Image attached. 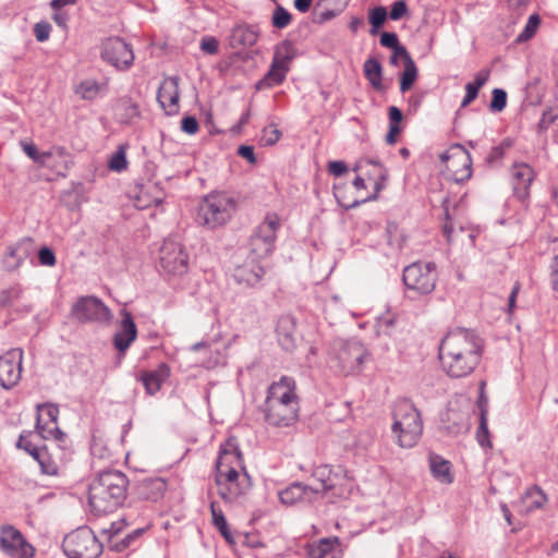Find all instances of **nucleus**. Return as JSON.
Masks as SVG:
<instances>
[{
	"instance_id": "45",
	"label": "nucleus",
	"mask_w": 558,
	"mask_h": 558,
	"mask_svg": "<svg viewBox=\"0 0 558 558\" xmlns=\"http://www.w3.org/2000/svg\"><path fill=\"white\" fill-rule=\"evenodd\" d=\"M539 23H541V20L538 17V15H536V14L531 15L529 17V21H527L523 32L519 35V40L524 41V40H529L530 38H532L535 35L536 29L539 26Z\"/></svg>"
},
{
	"instance_id": "12",
	"label": "nucleus",
	"mask_w": 558,
	"mask_h": 558,
	"mask_svg": "<svg viewBox=\"0 0 558 558\" xmlns=\"http://www.w3.org/2000/svg\"><path fill=\"white\" fill-rule=\"evenodd\" d=\"M407 289L418 295H426L435 290L438 274L434 263L416 262L403 270Z\"/></svg>"
},
{
	"instance_id": "7",
	"label": "nucleus",
	"mask_w": 558,
	"mask_h": 558,
	"mask_svg": "<svg viewBox=\"0 0 558 558\" xmlns=\"http://www.w3.org/2000/svg\"><path fill=\"white\" fill-rule=\"evenodd\" d=\"M238 209L236 198L228 192H211L199 204L197 221L214 230L225 226Z\"/></svg>"
},
{
	"instance_id": "6",
	"label": "nucleus",
	"mask_w": 558,
	"mask_h": 558,
	"mask_svg": "<svg viewBox=\"0 0 558 558\" xmlns=\"http://www.w3.org/2000/svg\"><path fill=\"white\" fill-rule=\"evenodd\" d=\"M312 478L311 489L332 500L348 498L354 488L353 477L340 465H318L314 469Z\"/></svg>"
},
{
	"instance_id": "5",
	"label": "nucleus",
	"mask_w": 558,
	"mask_h": 558,
	"mask_svg": "<svg viewBox=\"0 0 558 558\" xmlns=\"http://www.w3.org/2000/svg\"><path fill=\"white\" fill-rule=\"evenodd\" d=\"M357 173L353 187L355 195L349 199L345 190L335 187V195L338 201L345 207H353L361 203L375 199L379 192L385 187L388 173L386 168L373 160H360L354 168Z\"/></svg>"
},
{
	"instance_id": "16",
	"label": "nucleus",
	"mask_w": 558,
	"mask_h": 558,
	"mask_svg": "<svg viewBox=\"0 0 558 558\" xmlns=\"http://www.w3.org/2000/svg\"><path fill=\"white\" fill-rule=\"evenodd\" d=\"M101 59L118 70L129 69L134 61L131 46L120 37H110L102 41L100 48Z\"/></svg>"
},
{
	"instance_id": "36",
	"label": "nucleus",
	"mask_w": 558,
	"mask_h": 558,
	"mask_svg": "<svg viewBox=\"0 0 558 558\" xmlns=\"http://www.w3.org/2000/svg\"><path fill=\"white\" fill-rule=\"evenodd\" d=\"M364 75L376 90H383V69L378 60L369 58L364 63Z\"/></svg>"
},
{
	"instance_id": "44",
	"label": "nucleus",
	"mask_w": 558,
	"mask_h": 558,
	"mask_svg": "<svg viewBox=\"0 0 558 558\" xmlns=\"http://www.w3.org/2000/svg\"><path fill=\"white\" fill-rule=\"evenodd\" d=\"M380 44L384 47L393 49V53L391 57V63L399 64L400 57H397V52L399 49H405L403 46L399 45L398 36L395 33H383L380 36Z\"/></svg>"
},
{
	"instance_id": "26",
	"label": "nucleus",
	"mask_w": 558,
	"mask_h": 558,
	"mask_svg": "<svg viewBox=\"0 0 558 558\" xmlns=\"http://www.w3.org/2000/svg\"><path fill=\"white\" fill-rule=\"evenodd\" d=\"M167 483L162 478L143 480L136 487L137 496L143 500L157 501L162 498Z\"/></svg>"
},
{
	"instance_id": "43",
	"label": "nucleus",
	"mask_w": 558,
	"mask_h": 558,
	"mask_svg": "<svg viewBox=\"0 0 558 558\" xmlns=\"http://www.w3.org/2000/svg\"><path fill=\"white\" fill-rule=\"evenodd\" d=\"M210 511L213 517L214 525L219 530L221 535L226 538L229 537L228 524L223 515L222 510L219 508L216 501L210 504Z\"/></svg>"
},
{
	"instance_id": "51",
	"label": "nucleus",
	"mask_w": 558,
	"mask_h": 558,
	"mask_svg": "<svg viewBox=\"0 0 558 558\" xmlns=\"http://www.w3.org/2000/svg\"><path fill=\"white\" fill-rule=\"evenodd\" d=\"M387 19V11L383 7H377L369 12V22L374 28L383 26Z\"/></svg>"
},
{
	"instance_id": "4",
	"label": "nucleus",
	"mask_w": 558,
	"mask_h": 558,
	"mask_svg": "<svg viewBox=\"0 0 558 558\" xmlns=\"http://www.w3.org/2000/svg\"><path fill=\"white\" fill-rule=\"evenodd\" d=\"M129 480L120 471H106L89 484L88 504L92 512L104 515L114 512L126 498Z\"/></svg>"
},
{
	"instance_id": "2",
	"label": "nucleus",
	"mask_w": 558,
	"mask_h": 558,
	"mask_svg": "<svg viewBox=\"0 0 558 558\" xmlns=\"http://www.w3.org/2000/svg\"><path fill=\"white\" fill-rule=\"evenodd\" d=\"M483 347V340L472 331L449 332L439 347L442 371L452 378L469 376L480 364Z\"/></svg>"
},
{
	"instance_id": "46",
	"label": "nucleus",
	"mask_w": 558,
	"mask_h": 558,
	"mask_svg": "<svg viewBox=\"0 0 558 558\" xmlns=\"http://www.w3.org/2000/svg\"><path fill=\"white\" fill-rule=\"evenodd\" d=\"M289 324H290V322L288 319H281L279 322V325L277 328L279 342L286 350H291L292 348H294V339H293L292 335L288 331L283 332V330H281L283 328V325H289Z\"/></svg>"
},
{
	"instance_id": "39",
	"label": "nucleus",
	"mask_w": 558,
	"mask_h": 558,
	"mask_svg": "<svg viewBox=\"0 0 558 558\" xmlns=\"http://www.w3.org/2000/svg\"><path fill=\"white\" fill-rule=\"evenodd\" d=\"M104 85L99 84L95 80H84L75 87V94L82 99L93 100L98 97L101 93Z\"/></svg>"
},
{
	"instance_id": "9",
	"label": "nucleus",
	"mask_w": 558,
	"mask_h": 558,
	"mask_svg": "<svg viewBox=\"0 0 558 558\" xmlns=\"http://www.w3.org/2000/svg\"><path fill=\"white\" fill-rule=\"evenodd\" d=\"M280 227L281 219L277 214L269 213L265 216L263 222L254 230L248 243L247 257L252 263H260L271 255Z\"/></svg>"
},
{
	"instance_id": "60",
	"label": "nucleus",
	"mask_w": 558,
	"mask_h": 558,
	"mask_svg": "<svg viewBox=\"0 0 558 558\" xmlns=\"http://www.w3.org/2000/svg\"><path fill=\"white\" fill-rule=\"evenodd\" d=\"M520 289H521V284L519 282H515L511 290V293L509 295V300H508V313L509 314H512L514 312L515 301H517V296L520 292Z\"/></svg>"
},
{
	"instance_id": "38",
	"label": "nucleus",
	"mask_w": 558,
	"mask_h": 558,
	"mask_svg": "<svg viewBox=\"0 0 558 558\" xmlns=\"http://www.w3.org/2000/svg\"><path fill=\"white\" fill-rule=\"evenodd\" d=\"M288 71L289 68L287 65H282L272 61L270 70L264 80L259 82L258 87H271L281 84L284 81Z\"/></svg>"
},
{
	"instance_id": "11",
	"label": "nucleus",
	"mask_w": 558,
	"mask_h": 558,
	"mask_svg": "<svg viewBox=\"0 0 558 558\" xmlns=\"http://www.w3.org/2000/svg\"><path fill=\"white\" fill-rule=\"evenodd\" d=\"M62 548L68 558H97L102 551V545L88 527H80L68 534Z\"/></svg>"
},
{
	"instance_id": "59",
	"label": "nucleus",
	"mask_w": 558,
	"mask_h": 558,
	"mask_svg": "<svg viewBox=\"0 0 558 558\" xmlns=\"http://www.w3.org/2000/svg\"><path fill=\"white\" fill-rule=\"evenodd\" d=\"M348 170L347 165L343 161H330L328 163V171L335 177H340Z\"/></svg>"
},
{
	"instance_id": "24",
	"label": "nucleus",
	"mask_w": 558,
	"mask_h": 558,
	"mask_svg": "<svg viewBox=\"0 0 558 558\" xmlns=\"http://www.w3.org/2000/svg\"><path fill=\"white\" fill-rule=\"evenodd\" d=\"M137 329L130 313H124L119 331L114 336V347L122 354L135 340Z\"/></svg>"
},
{
	"instance_id": "64",
	"label": "nucleus",
	"mask_w": 558,
	"mask_h": 558,
	"mask_svg": "<svg viewBox=\"0 0 558 558\" xmlns=\"http://www.w3.org/2000/svg\"><path fill=\"white\" fill-rule=\"evenodd\" d=\"M551 281L554 289L558 292V254L555 256L553 263Z\"/></svg>"
},
{
	"instance_id": "10",
	"label": "nucleus",
	"mask_w": 558,
	"mask_h": 558,
	"mask_svg": "<svg viewBox=\"0 0 558 558\" xmlns=\"http://www.w3.org/2000/svg\"><path fill=\"white\" fill-rule=\"evenodd\" d=\"M157 265L163 276L180 277L189 270V255L180 242L167 239L159 248Z\"/></svg>"
},
{
	"instance_id": "31",
	"label": "nucleus",
	"mask_w": 558,
	"mask_h": 558,
	"mask_svg": "<svg viewBox=\"0 0 558 558\" xmlns=\"http://www.w3.org/2000/svg\"><path fill=\"white\" fill-rule=\"evenodd\" d=\"M163 198L162 191L157 185L142 187L135 197L134 205L138 209H146L161 203Z\"/></svg>"
},
{
	"instance_id": "17",
	"label": "nucleus",
	"mask_w": 558,
	"mask_h": 558,
	"mask_svg": "<svg viewBox=\"0 0 558 558\" xmlns=\"http://www.w3.org/2000/svg\"><path fill=\"white\" fill-rule=\"evenodd\" d=\"M72 316L82 322L108 323L111 319L110 310L95 296H82L72 305Z\"/></svg>"
},
{
	"instance_id": "54",
	"label": "nucleus",
	"mask_w": 558,
	"mask_h": 558,
	"mask_svg": "<svg viewBox=\"0 0 558 558\" xmlns=\"http://www.w3.org/2000/svg\"><path fill=\"white\" fill-rule=\"evenodd\" d=\"M39 263L44 266H54L56 265V256L54 253L49 247H41L38 252Z\"/></svg>"
},
{
	"instance_id": "42",
	"label": "nucleus",
	"mask_w": 558,
	"mask_h": 558,
	"mask_svg": "<svg viewBox=\"0 0 558 558\" xmlns=\"http://www.w3.org/2000/svg\"><path fill=\"white\" fill-rule=\"evenodd\" d=\"M128 165L125 146L121 145L118 147L117 151L111 155L108 167L112 171L121 172L126 170Z\"/></svg>"
},
{
	"instance_id": "55",
	"label": "nucleus",
	"mask_w": 558,
	"mask_h": 558,
	"mask_svg": "<svg viewBox=\"0 0 558 558\" xmlns=\"http://www.w3.org/2000/svg\"><path fill=\"white\" fill-rule=\"evenodd\" d=\"M31 438H32L31 433L21 435L19 438V441H17V447L21 449H24L34 458V449H40V448L35 446Z\"/></svg>"
},
{
	"instance_id": "34",
	"label": "nucleus",
	"mask_w": 558,
	"mask_h": 558,
	"mask_svg": "<svg viewBox=\"0 0 558 558\" xmlns=\"http://www.w3.org/2000/svg\"><path fill=\"white\" fill-rule=\"evenodd\" d=\"M314 493L311 486L295 483L279 493V498L284 505H293L298 501L310 498V494Z\"/></svg>"
},
{
	"instance_id": "61",
	"label": "nucleus",
	"mask_w": 558,
	"mask_h": 558,
	"mask_svg": "<svg viewBox=\"0 0 558 558\" xmlns=\"http://www.w3.org/2000/svg\"><path fill=\"white\" fill-rule=\"evenodd\" d=\"M401 132H402V126L401 125L389 124V132L387 134V142L389 144L397 143Z\"/></svg>"
},
{
	"instance_id": "56",
	"label": "nucleus",
	"mask_w": 558,
	"mask_h": 558,
	"mask_svg": "<svg viewBox=\"0 0 558 558\" xmlns=\"http://www.w3.org/2000/svg\"><path fill=\"white\" fill-rule=\"evenodd\" d=\"M181 129L187 134H195L199 130L198 121L194 117H184L181 121Z\"/></svg>"
},
{
	"instance_id": "27",
	"label": "nucleus",
	"mask_w": 558,
	"mask_h": 558,
	"mask_svg": "<svg viewBox=\"0 0 558 558\" xmlns=\"http://www.w3.org/2000/svg\"><path fill=\"white\" fill-rule=\"evenodd\" d=\"M429 466L433 476L442 484H451L454 480L452 464L439 454L429 456Z\"/></svg>"
},
{
	"instance_id": "29",
	"label": "nucleus",
	"mask_w": 558,
	"mask_h": 558,
	"mask_svg": "<svg viewBox=\"0 0 558 558\" xmlns=\"http://www.w3.org/2000/svg\"><path fill=\"white\" fill-rule=\"evenodd\" d=\"M257 38L258 34L253 27L238 26L232 31L230 45L234 49H244L254 46Z\"/></svg>"
},
{
	"instance_id": "49",
	"label": "nucleus",
	"mask_w": 558,
	"mask_h": 558,
	"mask_svg": "<svg viewBox=\"0 0 558 558\" xmlns=\"http://www.w3.org/2000/svg\"><path fill=\"white\" fill-rule=\"evenodd\" d=\"M507 105V94L505 90L495 88L493 90V99L490 102V108L494 111H501L505 109Z\"/></svg>"
},
{
	"instance_id": "14",
	"label": "nucleus",
	"mask_w": 558,
	"mask_h": 558,
	"mask_svg": "<svg viewBox=\"0 0 558 558\" xmlns=\"http://www.w3.org/2000/svg\"><path fill=\"white\" fill-rule=\"evenodd\" d=\"M367 356L366 348L359 341L350 340L339 344L335 367L343 375H354L362 371V365Z\"/></svg>"
},
{
	"instance_id": "58",
	"label": "nucleus",
	"mask_w": 558,
	"mask_h": 558,
	"mask_svg": "<svg viewBox=\"0 0 558 558\" xmlns=\"http://www.w3.org/2000/svg\"><path fill=\"white\" fill-rule=\"evenodd\" d=\"M238 155L245 159L248 163L255 165L256 163V156L254 153V147L248 145H241L238 148Z\"/></svg>"
},
{
	"instance_id": "19",
	"label": "nucleus",
	"mask_w": 558,
	"mask_h": 558,
	"mask_svg": "<svg viewBox=\"0 0 558 558\" xmlns=\"http://www.w3.org/2000/svg\"><path fill=\"white\" fill-rule=\"evenodd\" d=\"M59 409L53 404H43L37 408L36 429L44 439L61 440L63 433L58 426Z\"/></svg>"
},
{
	"instance_id": "22",
	"label": "nucleus",
	"mask_w": 558,
	"mask_h": 558,
	"mask_svg": "<svg viewBox=\"0 0 558 558\" xmlns=\"http://www.w3.org/2000/svg\"><path fill=\"white\" fill-rule=\"evenodd\" d=\"M170 376V367L166 363L159 364L155 369L142 371L138 379L143 383L148 395H155Z\"/></svg>"
},
{
	"instance_id": "37",
	"label": "nucleus",
	"mask_w": 558,
	"mask_h": 558,
	"mask_svg": "<svg viewBox=\"0 0 558 558\" xmlns=\"http://www.w3.org/2000/svg\"><path fill=\"white\" fill-rule=\"evenodd\" d=\"M20 145L23 151L40 167L52 168L50 162L51 158L53 157L52 151L40 153L37 147L28 141H21Z\"/></svg>"
},
{
	"instance_id": "1",
	"label": "nucleus",
	"mask_w": 558,
	"mask_h": 558,
	"mask_svg": "<svg viewBox=\"0 0 558 558\" xmlns=\"http://www.w3.org/2000/svg\"><path fill=\"white\" fill-rule=\"evenodd\" d=\"M252 485L239 442L231 436L220 446L210 490L226 504H240L247 497Z\"/></svg>"
},
{
	"instance_id": "57",
	"label": "nucleus",
	"mask_w": 558,
	"mask_h": 558,
	"mask_svg": "<svg viewBox=\"0 0 558 558\" xmlns=\"http://www.w3.org/2000/svg\"><path fill=\"white\" fill-rule=\"evenodd\" d=\"M50 25L47 23H37L34 26V35L38 41H45L50 35Z\"/></svg>"
},
{
	"instance_id": "20",
	"label": "nucleus",
	"mask_w": 558,
	"mask_h": 558,
	"mask_svg": "<svg viewBox=\"0 0 558 558\" xmlns=\"http://www.w3.org/2000/svg\"><path fill=\"white\" fill-rule=\"evenodd\" d=\"M534 169L526 162H515L511 167L510 177L514 196L524 202L530 196V186L535 179Z\"/></svg>"
},
{
	"instance_id": "47",
	"label": "nucleus",
	"mask_w": 558,
	"mask_h": 558,
	"mask_svg": "<svg viewBox=\"0 0 558 558\" xmlns=\"http://www.w3.org/2000/svg\"><path fill=\"white\" fill-rule=\"evenodd\" d=\"M291 14L283 8H277L272 15V24L277 28H284L291 22Z\"/></svg>"
},
{
	"instance_id": "13",
	"label": "nucleus",
	"mask_w": 558,
	"mask_h": 558,
	"mask_svg": "<svg viewBox=\"0 0 558 558\" xmlns=\"http://www.w3.org/2000/svg\"><path fill=\"white\" fill-rule=\"evenodd\" d=\"M446 174L457 183H463L472 177V158L470 153L459 144L450 146L440 155Z\"/></svg>"
},
{
	"instance_id": "62",
	"label": "nucleus",
	"mask_w": 558,
	"mask_h": 558,
	"mask_svg": "<svg viewBox=\"0 0 558 558\" xmlns=\"http://www.w3.org/2000/svg\"><path fill=\"white\" fill-rule=\"evenodd\" d=\"M403 116L397 107L389 108V124L401 125Z\"/></svg>"
},
{
	"instance_id": "21",
	"label": "nucleus",
	"mask_w": 558,
	"mask_h": 558,
	"mask_svg": "<svg viewBox=\"0 0 558 558\" xmlns=\"http://www.w3.org/2000/svg\"><path fill=\"white\" fill-rule=\"evenodd\" d=\"M158 102L168 116H174L180 111L179 78H165L158 89Z\"/></svg>"
},
{
	"instance_id": "18",
	"label": "nucleus",
	"mask_w": 558,
	"mask_h": 558,
	"mask_svg": "<svg viewBox=\"0 0 558 558\" xmlns=\"http://www.w3.org/2000/svg\"><path fill=\"white\" fill-rule=\"evenodd\" d=\"M22 349H11L0 356V385L10 389L17 385L22 376Z\"/></svg>"
},
{
	"instance_id": "15",
	"label": "nucleus",
	"mask_w": 558,
	"mask_h": 558,
	"mask_svg": "<svg viewBox=\"0 0 558 558\" xmlns=\"http://www.w3.org/2000/svg\"><path fill=\"white\" fill-rule=\"evenodd\" d=\"M0 548L10 558H34L35 547L13 525L0 527Z\"/></svg>"
},
{
	"instance_id": "3",
	"label": "nucleus",
	"mask_w": 558,
	"mask_h": 558,
	"mask_svg": "<svg viewBox=\"0 0 558 558\" xmlns=\"http://www.w3.org/2000/svg\"><path fill=\"white\" fill-rule=\"evenodd\" d=\"M300 401L293 378L282 376L272 383L265 400V418L277 427L293 425L299 418Z\"/></svg>"
},
{
	"instance_id": "32",
	"label": "nucleus",
	"mask_w": 558,
	"mask_h": 558,
	"mask_svg": "<svg viewBox=\"0 0 558 558\" xmlns=\"http://www.w3.org/2000/svg\"><path fill=\"white\" fill-rule=\"evenodd\" d=\"M547 502V496L537 486L530 487L521 499V511L530 513L536 509H541Z\"/></svg>"
},
{
	"instance_id": "52",
	"label": "nucleus",
	"mask_w": 558,
	"mask_h": 558,
	"mask_svg": "<svg viewBox=\"0 0 558 558\" xmlns=\"http://www.w3.org/2000/svg\"><path fill=\"white\" fill-rule=\"evenodd\" d=\"M407 14H408V5H407L405 1L400 0V1H396L391 5L389 17L393 21H398V20L404 17Z\"/></svg>"
},
{
	"instance_id": "28",
	"label": "nucleus",
	"mask_w": 558,
	"mask_h": 558,
	"mask_svg": "<svg viewBox=\"0 0 558 558\" xmlns=\"http://www.w3.org/2000/svg\"><path fill=\"white\" fill-rule=\"evenodd\" d=\"M338 537L323 538L316 544L310 545L308 555L311 558H339Z\"/></svg>"
},
{
	"instance_id": "41",
	"label": "nucleus",
	"mask_w": 558,
	"mask_h": 558,
	"mask_svg": "<svg viewBox=\"0 0 558 558\" xmlns=\"http://www.w3.org/2000/svg\"><path fill=\"white\" fill-rule=\"evenodd\" d=\"M293 58H294L293 45L290 41H283L277 47L272 61H275L279 64H282V65H287L289 68V64Z\"/></svg>"
},
{
	"instance_id": "8",
	"label": "nucleus",
	"mask_w": 558,
	"mask_h": 558,
	"mask_svg": "<svg viewBox=\"0 0 558 558\" xmlns=\"http://www.w3.org/2000/svg\"><path fill=\"white\" fill-rule=\"evenodd\" d=\"M420 413L409 400H399L393 409V424L391 430L400 447H414L422 434Z\"/></svg>"
},
{
	"instance_id": "35",
	"label": "nucleus",
	"mask_w": 558,
	"mask_h": 558,
	"mask_svg": "<svg viewBox=\"0 0 558 558\" xmlns=\"http://www.w3.org/2000/svg\"><path fill=\"white\" fill-rule=\"evenodd\" d=\"M90 452L98 459H109L112 456V449L104 432L95 430L93 433Z\"/></svg>"
},
{
	"instance_id": "25",
	"label": "nucleus",
	"mask_w": 558,
	"mask_h": 558,
	"mask_svg": "<svg viewBox=\"0 0 558 558\" xmlns=\"http://www.w3.org/2000/svg\"><path fill=\"white\" fill-rule=\"evenodd\" d=\"M397 57H400L399 63L403 65L400 76V89L402 93H405L412 88L417 78V68L407 49H399Z\"/></svg>"
},
{
	"instance_id": "40",
	"label": "nucleus",
	"mask_w": 558,
	"mask_h": 558,
	"mask_svg": "<svg viewBox=\"0 0 558 558\" xmlns=\"http://www.w3.org/2000/svg\"><path fill=\"white\" fill-rule=\"evenodd\" d=\"M34 459L39 463L44 474L56 475L58 473V465L51 459L46 448L34 449Z\"/></svg>"
},
{
	"instance_id": "33",
	"label": "nucleus",
	"mask_w": 558,
	"mask_h": 558,
	"mask_svg": "<svg viewBox=\"0 0 558 558\" xmlns=\"http://www.w3.org/2000/svg\"><path fill=\"white\" fill-rule=\"evenodd\" d=\"M489 76L490 70L483 69L475 74L473 82L465 85V96L461 104L462 107H468L477 98L480 89L486 84Z\"/></svg>"
},
{
	"instance_id": "53",
	"label": "nucleus",
	"mask_w": 558,
	"mask_h": 558,
	"mask_svg": "<svg viewBox=\"0 0 558 558\" xmlns=\"http://www.w3.org/2000/svg\"><path fill=\"white\" fill-rule=\"evenodd\" d=\"M219 43L215 37L206 36L201 41V49L205 53L216 54L218 53Z\"/></svg>"
},
{
	"instance_id": "23",
	"label": "nucleus",
	"mask_w": 558,
	"mask_h": 558,
	"mask_svg": "<svg viewBox=\"0 0 558 558\" xmlns=\"http://www.w3.org/2000/svg\"><path fill=\"white\" fill-rule=\"evenodd\" d=\"M264 274V267L260 266L259 262L252 263V260L247 258L243 265L235 269L234 278L240 284L255 287L260 281Z\"/></svg>"
},
{
	"instance_id": "50",
	"label": "nucleus",
	"mask_w": 558,
	"mask_h": 558,
	"mask_svg": "<svg viewBox=\"0 0 558 558\" xmlns=\"http://www.w3.org/2000/svg\"><path fill=\"white\" fill-rule=\"evenodd\" d=\"M484 387L485 383H482L481 387V395L477 401L480 412H481V429H483L486 433V421H487V407H488V400L486 396L484 395Z\"/></svg>"
},
{
	"instance_id": "30",
	"label": "nucleus",
	"mask_w": 558,
	"mask_h": 558,
	"mask_svg": "<svg viewBox=\"0 0 558 558\" xmlns=\"http://www.w3.org/2000/svg\"><path fill=\"white\" fill-rule=\"evenodd\" d=\"M114 114L118 122L129 124L140 117V109L131 98L124 97L117 102Z\"/></svg>"
},
{
	"instance_id": "63",
	"label": "nucleus",
	"mask_w": 558,
	"mask_h": 558,
	"mask_svg": "<svg viewBox=\"0 0 558 558\" xmlns=\"http://www.w3.org/2000/svg\"><path fill=\"white\" fill-rule=\"evenodd\" d=\"M445 214H446V222L444 225V234L446 235L447 240L450 241L452 232H453V223L451 221V217L449 215L447 207L445 209Z\"/></svg>"
},
{
	"instance_id": "48",
	"label": "nucleus",
	"mask_w": 558,
	"mask_h": 558,
	"mask_svg": "<svg viewBox=\"0 0 558 558\" xmlns=\"http://www.w3.org/2000/svg\"><path fill=\"white\" fill-rule=\"evenodd\" d=\"M280 137L281 132L277 129V126L268 125L264 128L260 141L264 145H274L280 140Z\"/></svg>"
}]
</instances>
